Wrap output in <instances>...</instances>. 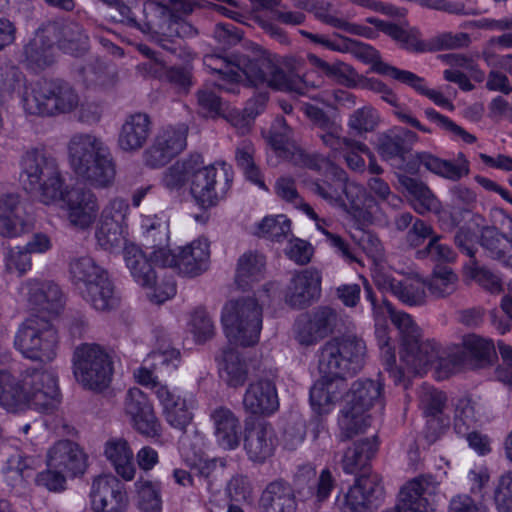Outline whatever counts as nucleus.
I'll use <instances>...</instances> for the list:
<instances>
[{
    "label": "nucleus",
    "mask_w": 512,
    "mask_h": 512,
    "mask_svg": "<svg viewBox=\"0 0 512 512\" xmlns=\"http://www.w3.org/2000/svg\"><path fill=\"white\" fill-rule=\"evenodd\" d=\"M34 463V458L24 456L20 452H15L10 455L3 467V474L6 483L13 489L23 488L25 486L26 479L32 475Z\"/></svg>",
    "instance_id": "52"
},
{
    "label": "nucleus",
    "mask_w": 512,
    "mask_h": 512,
    "mask_svg": "<svg viewBox=\"0 0 512 512\" xmlns=\"http://www.w3.org/2000/svg\"><path fill=\"white\" fill-rule=\"evenodd\" d=\"M187 128L167 127L159 132L153 145L145 152L146 164L152 168L164 166L186 147Z\"/></svg>",
    "instance_id": "23"
},
{
    "label": "nucleus",
    "mask_w": 512,
    "mask_h": 512,
    "mask_svg": "<svg viewBox=\"0 0 512 512\" xmlns=\"http://www.w3.org/2000/svg\"><path fill=\"white\" fill-rule=\"evenodd\" d=\"M255 148L252 142L243 140L236 147L235 160L237 166L243 171L246 178L260 188H266L261 172L254 162Z\"/></svg>",
    "instance_id": "56"
},
{
    "label": "nucleus",
    "mask_w": 512,
    "mask_h": 512,
    "mask_svg": "<svg viewBox=\"0 0 512 512\" xmlns=\"http://www.w3.org/2000/svg\"><path fill=\"white\" fill-rule=\"evenodd\" d=\"M67 150L71 169L84 183L97 189H108L114 185L116 161L101 137L92 133H75L67 144Z\"/></svg>",
    "instance_id": "3"
},
{
    "label": "nucleus",
    "mask_w": 512,
    "mask_h": 512,
    "mask_svg": "<svg viewBox=\"0 0 512 512\" xmlns=\"http://www.w3.org/2000/svg\"><path fill=\"white\" fill-rule=\"evenodd\" d=\"M277 447V437L272 425L257 421L245 428L244 450L250 461L263 464L273 456Z\"/></svg>",
    "instance_id": "24"
},
{
    "label": "nucleus",
    "mask_w": 512,
    "mask_h": 512,
    "mask_svg": "<svg viewBox=\"0 0 512 512\" xmlns=\"http://www.w3.org/2000/svg\"><path fill=\"white\" fill-rule=\"evenodd\" d=\"M20 178L24 189L46 205L63 196L65 178L59 162L44 149L25 152L21 158Z\"/></svg>",
    "instance_id": "4"
},
{
    "label": "nucleus",
    "mask_w": 512,
    "mask_h": 512,
    "mask_svg": "<svg viewBox=\"0 0 512 512\" xmlns=\"http://www.w3.org/2000/svg\"><path fill=\"white\" fill-rule=\"evenodd\" d=\"M426 282L419 278H405L399 281L394 294L403 304L420 306L425 303Z\"/></svg>",
    "instance_id": "58"
},
{
    "label": "nucleus",
    "mask_w": 512,
    "mask_h": 512,
    "mask_svg": "<svg viewBox=\"0 0 512 512\" xmlns=\"http://www.w3.org/2000/svg\"><path fill=\"white\" fill-rule=\"evenodd\" d=\"M104 454L117 475L125 481H131L135 477L136 468L133 462V452L125 439H109L105 443Z\"/></svg>",
    "instance_id": "40"
},
{
    "label": "nucleus",
    "mask_w": 512,
    "mask_h": 512,
    "mask_svg": "<svg viewBox=\"0 0 512 512\" xmlns=\"http://www.w3.org/2000/svg\"><path fill=\"white\" fill-rule=\"evenodd\" d=\"M264 272L265 257L256 252H245L237 261L235 282L239 288L245 290L253 283L261 281Z\"/></svg>",
    "instance_id": "46"
},
{
    "label": "nucleus",
    "mask_w": 512,
    "mask_h": 512,
    "mask_svg": "<svg viewBox=\"0 0 512 512\" xmlns=\"http://www.w3.org/2000/svg\"><path fill=\"white\" fill-rule=\"evenodd\" d=\"M210 250L207 239H197L189 245L180 248L177 269L179 273L195 277L205 272L209 267Z\"/></svg>",
    "instance_id": "35"
},
{
    "label": "nucleus",
    "mask_w": 512,
    "mask_h": 512,
    "mask_svg": "<svg viewBox=\"0 0 512 512\" xmlns=\"http://www.w3.org/2000/svg\"><path fill=\"white\" fill-rule=\"evenodd\" d=\"M76 380L90 390L105 389L112 378L113 366L108 353L96 344H82L73 356Z\"/></svg>",
    "instance_id": "11"
},
{
    "label": "nucleus",
    "mask_w": 512,
    "mask_h": 512,
    "mask_svg": "<svg viewBox=\"0 0 512 512\" xmlns=\"http://www.w3.org/2000/svg\"><path fill=\"white\" fill-rule=\"evenodd\" d=\"M125 414L130 418L132 426L140 434L156 437L161 433V425L147 395L139 388H131L124 401Z\"/></svg>",
    "instance_id": "21"
},
{
    "label": "nucleus",
    "mask_w": 512,
    "mask_h": 512,
    "mask_svg": "<svg viewBox=\"0 0 512 512\" xmlns=\"http://www.w3.org/2000/svg\"><path fill=\"white\" fill-rule=\"evenodd\" d=\"M441 236L436 235L430 238L427 245L416 252L418 259H430L437 263H452L456 260L457 254L453 248L441 242Z\"/></svg>",
    "instance_id": "62"
},
{
    "label": "nucleus",
    "mask_w": 512,
    "mask_h": 512,
    "mask_svg": "<svg viewBox=\"0 0 512 512\" xmlns=\"http://www.w3.org/2000/svg\"><path fill=\"white\" fill-rule=\"evenodd\" d=\"M136 505L141 512H162V484L158 480L139 477L134 483Z\"/></svg>",
    "instance_id": "50"
},
{
    "label": "nucleus",
    "mask_w": 512,
    "mask_h": 512,
    "mask_svg": "<svg viewBox=\"0 0 512 512\" xmlns=\"http://www.w3.org/2000/svg\"><path fill=\"white\" fill-rule=\"evenodd\" d=\"M197 162L190 181V192L198 205L209 208L226 196L231 187L232 174L225 164L220 168L215 165L203 166L200 154Z\"/></svg>",
    "instance_id": "12"
},
{
    "label": "nucleus",
    "mask_w": 512,
    "mask_h": 512,
    "mask_svg": "<svg viewBox=\"0 0 512 512\" xmlns=\"http://www.w3.org/2000/svg\"><path fill=\"white\" fill-rule=\"evenodd\" d=\"M418 135L406 128H394L385 134L379 142L378 152L384 160L403 159L418 141Z\"/></svg>",
    "instance_id": "41"
},
{
    "label": "nucleus",
    "mask_w": 512,
    "mask_h": 512,
    "mask_svg": "<svg viewBox=\"0 0 512 512\" xmlns=\"http://www.w3.org/2000/svg\"><path fill=\"white\" fill-rule=\"evenodd\" d=\"M204 65L218 74L226 83H219L218 88L229 93H238V82L244 76L255 87L305 95L309 91L306 79L286 73L272 54L257 49L247 54L233 53L229 56L208 54L204 56Z\"/></svg>",
    "instance_id": "1"
},
{
    "label": "nucleus",
    "mask_w": 512,
    "mask_h": 512,
    "mask_svg": "<svg viewBox=\"0 0 512 512\" xmlns=\"http://www.w3.org/2000/svg\"><path fill=\"white\" fill-rule=\"evenodd\" d=\"M391 321L401 337L400 359L414 372L419 373L439 358V347L432 341H420L418 326L405 312L395 311Z\"/></svg>",
    "instance_id": "10"
},
{
    "label": "nucleus",
    "mask_w": 512,
    "mask_h": 512,
    "mask_svg": "<svg viewBox=\"0 0 512 512\" xmlns=\"http://www.w3.org/2000/svg\"><path fill=\"white\" fill-rule=\"evenodd\" d=\"M419 407L425 417L441 415L445 407L447 397L442 391L422 385L418 391Z\"/></svg>",
    "instance_id": "60"
},
{
    "label": "nucleus",
    "mask_w": 512,
    "mask_h": 512,
    "mask_svg": "<svg viewBox=\"0 0 512 512\" xmlns=\"http://www.w3.org/2000/svg\"><path fill=\"white\" fill-rule=\"evenodd\" d=\"M91 508L94 512H126L129 504L124 484L113 475L96 477L90 490Z\"/></svg>",
    "instance_id": "19"
},
{
    "label": "nucleus",
    "mask_w": 512,
    "mask_h": 512,
    "mask_svg": "<svg viewBox=\"0 0 512 512\" xmlns=\"http://www.w3.org/2000/svg\"><path fill=\"white\" fill-rule=\"evenodd\" d=\"M123 257L134 280L142 287H149L157 278V272L146 254L135 244L124 246Z\"/></svg>",
    "instance_id": "42"
},
{
    "label": "nucleus",
    "mask_w": 512,
    "mask_h": 512,
    "mask_svg": "<svg viewBox=\"0 0 512 512\" xmlns=\"http://www.w3.org/2000/svg\"><path fill=\"white\" fill-rule=\"evenodd\" d=\"M312 63L330 79L345 85H355L356 73L354 69L341 61L327 62L316 56H312Z\"/></svg>",
    "instance_id": "57"
},
{
    "label": "nucleus",
    "mask_w": 512,
    "mask_h": 512,
    "mask_svg": "<svg viewBox=\"0 0 512 512\" xmlns=\"http://www.w3.org/2000/svg\"><path fill=\"white\" fill-rule=\"evenodd\" d=\"M366 21L391 37L407 51L424 52L427 50L425 43L419 39L417 31L413 29H405L395 23L387 22L376 17H368Z\"/></svg>",
    "instance_id": "44"
},
{
    "label": "nucleus",
    "mask_w": 512,
    "mask_h": 512,
    "mask_svg": "<svg viewBox=\"0 0 512 512\" xmlns=\"http://www.w3.org/2000/svg\"><path fill=\"white\" fill-rule=\"evenodd\" d=\"M47 466L59 469L68 476L75 477L85 472L87 467L86 455L75 442L61 440L49 449Z\"/></svg>",
    "instance_id": "28"
},
{
    "label": "nucleus",
    "mask_w": 512,
    "mask_h": 512,
    "mask_svg": "<svg viewBox=\"0 0 512 512\" xmlns=\"http://www.w3.org/2000/svg\"><path fill=\"white\" fill-rule=\"evenodd\" d=\"M198 159L199 154H193L167 168L162 176L163 186L170 191L180 190L188 180L191 181Z\"/></svg>",
    "instance_id": "54"
},
{
    "label": "nucleus",
    "mask_w": 512,
    "mask_h": 512,
    "mask_svg": "<svg viewBox=\"0 0 512 512\" xmlns=\"http://www.w3.org/2000/svg\"><path fill=\"white\" fill-rule=\"evenodd\" d=\"M150 126V118L145 113H135L128 116L118 136L120 149L125 152L140 150L149 137Z\"/></svg>",
    "instance_id": "36"
},
{
    "label": "nucleus",
    "mask_w": 512,
    "mask_h": 512,
    "mask_svg": "<svg viewBox=\"0 0 512 512\" xmlns=\"http://www.w3.org/2000/svg\"><path fill=\"white\" fill-rule=\"evenodd\" d=\"M297 486L307 489V496L314 497L316 502L326 501L335 487V478L328 468L323 469L317 476L316 466L306 463L298 467L295 475Z\"/></svg>",
    "instance_id": "30"
},
{
    "label": "nucleus",
    "mask_w": 512,
    "mask_h": 512,
    "mask_svg": "<svg viewBox=\"0 0 512 512\" xmlns=\"http://www.w3.org/2000/svg\"><path fill=\"white\" fill-rule=\"evenodd\" d=\"M121 9L117 23L143 33L165 36L175 25L163 1L146 0L142 8L143 18H138L130 6H122Z\"/></svg>",
    "instance_id": "15"
},
{
    "label": "nucleus",
    "mask_w": 512,
    "mask_h": 512,
    "mask_svg": "<svg viewBox=\"0 0 512 512\" xmlns=\"http://www.w3.org/2000/svg\"><path fill=\"white\" fill-rule=\"evenodd\" d=\"M257 234L271 241L282 242L291 233V222L285 215L266 216L257 226Z\"/></svg>",
    "instance_id": "59"
},
{
    "label": "nucleus",
    "mask_w": 512,
    "mask_h": 512,
    "mask_svg": "<svg viewBox=\"0 0 512 512\" xmlns=\"http://www.w3.org/2000/svg\"><path fill=\"white\" fill-rule=\"evenodd\" d=\"M369 88L376 92L381 94V98L387 102L388 104L395 107V110L393 111V114L401 121L402 123H405L407 125L412 126L413 128L423 132V133H432V129L422 125L418 119L413 117L408 109L400 107L398 104V98L394 94V92L382 81L377 79H370L369 80Z\"/></svg>",
    "instance_id": "53"
},
{
    "label": "nucleus",
    "mask_w": 512,
    "mask_h": 512,
    "mask_svg": "<svg viewBox=\"0 0 512 512\" xmlns=\"http://www.w3.org/2000/svg\"><path fill=\"white\" fill-rule=\"evenodd\" d=\"M106 273L107 271L89 256L74 257L69 262V277L79 293Z\"/></svg>",
    "instance_id": "47"
},
{
    "label": "nucleus",
    "mask_w": 512,
    "mask_h": 512,
    "mask_svg": "<svg viewBox=\"0 0 512 512\" xmlns=\"http://www.w3.org/2000/svg\"><path fill=\"white\" fill-rule=\"evenodd\" d=\"M310 190L325 201L338 206L345 204L343 198L345 195L351 206L355 207L357 204L354 191H360V188L348 183V175L343 168L330 166L323 179H317L311 183Z\"/></svg>",
    "instance_id": "20"
},
{
    "label": "nucleus",
    "mask_w": 512,
    "mask_h": 512,
    "mask_svg": "<svg viewBox=\"0 0 512 512\" xmlns=\"http://www.w3.org/2000/svg\"><path fill=\"white\" fill-rule=\"evenodd\" d=\"M425 282L431 295L444 298L456 290L458 276L448 266H436L431 277Z\"/></svg>",
    "instance_id": "55"
},
{
    "label": "nucleus",
    "mask_w": 512,
    "mask_h": 512,
    "mask_svg": "<svg viewBox=\"0 0 512 512\" xmlns=\"http://www.w3.org/2000/svg\"><path fill=\"white\" fill-rule=\"evenodd\" d=\"M482 405L471 397H462L455 404L454 430L459 434H467L476 429L482 418Z\"/></svg>",
    "instance_id": "51"
},
{
    "label": "nucleus",
    "mask_w": 512,
    "mask_h": 512,
    "mask_svg": "<svg viewBox=\"0 0 512 512\" xmlns=\"http://www.w3.org/2000/svg\"><path fill=\"white\" fill-rule=\"evenodd\" d=\"M79 100L73 85L62 79L37 81L26 86L21 96L24 111L42 117L70 113L78 107Z\"/></svg>",
    "instance_id": "6"
},
{
    "label": "nucleus",
    "mask_w": 512,
    "mask_h": 512,
    "mask_svg": "<svg viewBox=\"0 0 512 512\" xmlns=\"http://www.w3.org/2000/svg\"><path fill=\"white\" fill-rule=\"evenodd\" d=\"M60 199L67 206L68 220L73 226L85 229L95 220L99 206L95 193L90 189L76 187Z\"/></svg>",
    "instance_id": "26"
},
{
    "label": "nucleus",
    "mask_w": 512,
    "mask_h": 512,
    "mask_svg": "<svg viewBox=\"0 0 512 512\" xmlns=\"http://www.w3.org/2000/svg\"><path fill=\"white\" fill-rule=\"evenodd\" d=\"M439 483L435 477L420 475L409 481L400 491V501L394 509L383 512H433V496Z\"/></svg>",
    "instance_id": "18"
},
{
    "label": "nucleus",
    "mask_w": 512,
    "mask_h": 512,
    "mask_svg": "<svg viewBox=\"0 0 512 512\" xmlns=\"http://www.w3.org/2000/svg\"><path fill=\"white\" fill-rule=\"evenodd\" d=\"M473 222L479 228V244L493 259H501L505 253L512 252V245L507 237L495 226L482 225L483 218L480 215L473 216Z\"/></svg>",
    "instance_id": "49"
},
{
    "label": "nucleus",
    "mask_w": 512,
    "mask_h": 512,
    "mask_svg": "<svg viewBox=\"0 0 512 512\" xmlns=\"http://www.w3.org/2000/svg\"><path fill=\"white\" fill-rule=\"evenodd\" d=\"M55 40L46 31V26L24 47L28 65L34 70H43L55 62Z\"/></svg>",
    "instance_id": "38"
},
{
    "label": "nucleus",
    "mask_w": 512,
    "mask_h": 512,
    "mask_svg": "<svg viewBox=\"0 0 512 512\" xmlns=\"http://www.w3.org/2000/svg\"><path fill=\"white\" fill-rule=\"evenodd\" d=\"M348 375L322 374L310 389V403L313 410L321 415L330 411L347 389Z\"/></svg>",
    "instance_id": "29"
},
{
    "label": "nucleus",
    "mask_w": 512,
    "mask_h": 512,
    "mask_svg": "<svg viewBox=\"0 0 512 512\" xmlns=\"http://www.w3.org/2000/svg\"><path fill=\"white\" fill-rule=\"evenodd\" d=\"M421 166L431 173L452 181L461 179L469 172L468 162L463 155H461V160L458 163H454L441 159L430 152H416L413 159L408 163V167L411 171H416Z\"/></svg>",
    "instance_id": "31"
},
{
    "label": "nucleus",
    "mask_w": 512,
    "mask_h": 512,
    "mask_svg": "<svg viewBox=\"0 0 512 512\" xmlns=\"http://www.w3.org/2000/svg\"><path fill=\"white\" fill-rule=\"evenodd\" d=\"M398 181L412 196V205L417 213L425 214L439 210L440 203L426 184L406 175H400Z\"/></svg>",
    "instance_id": "48"
},
{
    "label": "nucleus",
    "mask_w": 512,
    "mask_h": 512,
    "mask_svg": "<svg viewBox=\"0 0 512 512\" xmlns=\"http://www.w3.org/2000/svg\"><path fill=\"white\" fill-rule=\"evenodd\" d=\"M31 308L49 317L59 315L65 305L60 287L51 281L29 280L24 285Z\"/></svg>",
    "instance_id": "25"
},
{
    "label": "nucleus",
    "mask_w": 512,
    "mask_h": 512,
    "mask_svg": "<svg viewBox=\"0 0 512 512\" xmlns=\"http://www.w3.org/2000/svg\"><path fill=\"white\" fill-rule=\"evenodd\" d=\"M81 297L98 311H109L118 305V297L108 273L80 292Z\"/></svg>",
    "instance_id": "45"
},
{
    "label": "nucleus",
    "mask_w": 512,
    "mask_h": 512,
    "mask_svg": "<svg viewBox=\"0 0 512 512\" xmlns=\"http://www.w3.org/2000/svg\"><path fill=\"white\" fill-rule=\"evenodd\" d=\"M296 505L294 489L282 479L269 483L259 500L260 512H295Z\"/></svg>",
    "instance_id": "34"
},
{
    "label": "nucleus",
    "mask_w": 512,
    "mask_h": 512,
    "mask_svg": "<svg viewBox=\"0 0 512 512\" xmlns=\"http://www.w3.org/2000/svg\"><path fill=\"white\" fill-rule=\"evenodd\" d=\"M221 321L231 343L253 346L262 329V307L253 297L231 300L222 309Z\"/></svg>",
    "instance_id": "8"
},
{
    "label": "nucleus",
    "mask_w": 512,
    "mask_h": 512,
    "mask_svg": "<svg viewBox=\"0 0 512 512\" xmlns=\"http://www.w3.org/2000/svg\"><path fill=\"white\" fill-rule=\"evenodd\" d=\"M321 374L354 376L364 365L366 343L355 334H345L326 341L318 350Z\"/></svg>",
    "instance_id": "7"
},
{
    "label": "nucleus",
    "mask_w": 512,
    "mask_h": 512,
    "mask_svg": "<svg viewBox=\"0 0 512 512\" xmlns=\"http://www.w3.org/2000/svg\"><path fill=\"white\" fill-rule=\"evenodd\" d=\"M14 346L29 360L49 363L57 355L58 333L44 317H31L18 328Z\"/></svg>",
    "instance_id": "9"
},
{
    "label": "nucleus",
    "mask_w": 512,
    "mask_h": 512,
    "mask_svg": "<svg viewBox=\"0 0 512 512\" xmlns=\"http://www.w3.org/2000/svg\"><path fill=\"white\" fill-rule=\"evenodd\" d=\"M495 354V347L491 340L469 334L463 337L462 348L439 350V358L434 364L445 373H453L468 361L475 367H484L491 363Z\"/></svg>",
    "instance_id": "13"
},
{
    "label": "nucleus",
    "mask_w": 512,
    "mask_h": 512,
    "mask_svg": "<svg viewBox=\"0 0 512 512\" xmlns=\"http://www.w3.org/2000/svg\"><path fill=\"white\" fill-rule=\"evenodd\" d=\"M244 409L254 415L270 416L279 408L275 383L268 378L251 382L243 397Z\"/></svg>",
    "instance_id": "27"
},
{
    "label": "nucleus",
    "mask_w": 512,
    "mask_h": 512,
    "mask_svg": "<svg viewBox=\"0 0 512 512\" xmlns=\"http://www.w3.org/2000/svg\"><path fill=\"white\" fill-rule=\"evenodd\" d=\"M376 473L365 472L356 478L352 487L344 495L340 508L344 512H371L384 500V487Z\"/></svg>",
    "instance_id": "16"
},
{
    "label": "nucleus",
    "mask_w": 512,
    "mask_h": 512,
    "mask_svg": "<svg viewBox=\"0 0 512 512\" xmlns=\"http://www.w3.org/2000/svg\"><path fill=\"white\" fill-rule=\"evenodd\" d=\"M378 446L374 438L357 441L349 447L341 459V467L346 474H358L365 471Z\"/></svg>",
    "instance_id": "43"
},
{
    "label": "nucleus",
    "mask_w": 512,
    "mask_h": 512,
    "mask_svg": "<svg viewBox=\"0 0 512 512\" xmlns=\"http://www.w3.org/2000/svg\"><path fill=\"white\" fill-rule=\"evenodd\" d=\"M321 281V273L316 268L296 272L286 287L285 302L295 309L312 305L321 296Z\"/></svg>",
    "instance_id": "22"
},
{
    "label": "nucleus",
    "mask_w": 512,
    "mask_h": 512,
    "mask_svg": "<svg viewBox=\"0 0 512 512\" xmlns=\"http://www.w3.org/2000/svg\"><path fill=\"white\" fill-rule=\"evenodd\" d=\"M28 230L20 196L14 192L0 194V235L13 238Z\"/></svg>",
    "instance_id": "33"
},
{
    "label": "nucleus",
    "mask_w": 512,
    "mask_h": 512,
    "mask_svg": "<svg viewBox=\"0 0 512 512\" xmlns=\"http://www.w3.org/2000/svg\"><path fill=\"white\" fill-rule=\"evenodd\" d=\"M217 444L225 450H234L240 444V421L232 410L218 406L210 413Z\"/></svg>",
    "instance_id": "32"
},
{
    "label": "nucleus",
    "mask_w": 512,
    "mask_h": 512,
    "mask_svg": "<svg viewBox=\"0 0 512 512\" xmlns=\"http://www.w3.org/2000/svg\"><path fill=\"white\" fill-rule=\"evenodd\" d=\"M125 227L126 226L100 220L96 230L98 244L105 250H113L119 247L124 239Z\"/></svg>",
    "instance_id": "64"
},
{
    "label": "nucleus",
    "mask_w": 512,
    "mask_h": 512,
    "mask_svg": "<svg viewBox=\"0 0 512 512\" xmlns=\"http://www.w3.org/2000/svg\"><path fill=\"white\" fill-rule=\"evenodd\" d=\"M220 377L232 387L242 386L248 375V368L238 350L228 345L216 356Z\"/></svg>",
    "instance_id": "39"
},
{
    "label": "nucleus",
    "mask_w": 512,
    "mask_h": 512,
    "mask_svg": "<svg viewBox=\"0 0 512 512\" xmlns=\"http://www.w3.org/2000/svg\"><path fill=\"white\" fill-rule=\"evenodd\" d=\"M292 129L284 118H277L270 131L269 143L280 157L289 158L291 153Z\"/></svg>",
    "instance_id": "63"
},
{
    "label": "nucleus",
    "mask_w": 512,
    "mask_h": 512,
    "mask_svg": "<svg viewBox=\"0 0 512 512\" xmlns=\"http://www.w3.org/2000/svg\"><path fill=\"white\" fill-rule=\"evenodd\" d=\"M78 75L85 87L93 90L111 89L117 82L116 73L95 55H90L78 68Z\"/></svg>",
    "instance_id": "37"
},
{
    "label": "nucleus",
    "mask_w": 512,
    "mask_h": 512,
    "mask_svg": "<svg viewBox=\"0 0 512 512\" xmlns=\"http://www.w3.org/2000/svg\"><path fill=\"white\" fill-rule=\"evenodd\" d=\"M338 314L329 306H318L300 315L294 324L295 339L302 346H312L329 334L337 326Z\"/></svg>",
    "instance_id": "17"
},
{
    "label": "nucleus",
    "mask_w": 512,
    "mask_h": 512,
    "mask_svg": "<svg viewBox=\"0 0 512 512\" xmlns=\"http://www.w3.org/2000/svg\"><path fill=\"white\" fill-rule=\"evenodd\" d=\"M354 43L357 46V53L359 56L369 61H375L373 66L375 72L389 76L394 80L406 84L419 94L424 95L432 100L436 105L440 107L448 108L450 110L453 109V104L441 92L426 87L424 78L416 75L411 71L402 70L380 61L379 54L373 47L359 42Z\"/></svg>",
    "instance_id": "14"
},
{
    "label": "nucleus",
    "mask_w": 512,
    "mask_h": 512,
    "mask_svg": "<svg viewBox=\"0 0 512 512\" xmlns=\"http://www.w3.org/2000/svg\"><path fill=\"white\" fill-rule=\"evenodd\" d=\"M267 101L268 92L260 91L247 101L242 117H233L232 124L241 134L250 130L252 120L263 111Z\"/></svg>",
    "instance_id": "61"
},
{
    "label": "nucleus",
    "mask_w": 512,
    "mask_h": 512,
    "mask_svg": "<svg viewBox=\"0 0 512 512\" xmlns=\"http://www.w3.org/2000/svg\"><path fill=\"white\" fill-rule=\"evenodd\" d=\"M60 403L58 377L51 369L28 368L19 378L0 371V406L10 412H49Z\"/></svg>",
    "instance_id": "2"
},
{
    "label": "nucleus",
    "mask_w": 512,
    "mask_h": 512,
    "mask_svg": "<svg viewBox=\"0 0 512 512\" xmlns=\"http://www.w3.org/2000/svg\"><path fill=\"white\" fill-rule=\"evenodd\" d=\"M383 385L372 379H358L351 385L345 396V405L338 417L340 440H349L364 433L370 426L369 410L382 406Z\"/></svg>",
    "instance_id": "5"
}]
</instances>
